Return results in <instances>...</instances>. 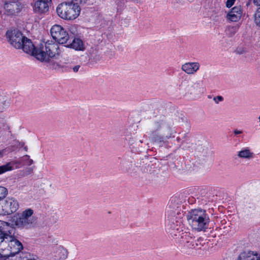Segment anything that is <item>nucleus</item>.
<instances>
[{"label": "nucleus", "instance_id": "25", "mask_svg": "<svg viewBox=\"0 0 260 260\" xmlns=\"http://www.w3.org/2000/svg\"><path fill=\"white\" fill-rule=\"evenodd\" d=\"M140 136H141V137H139V138H137V139H135V142H136V145H139V144L140 143H143V138L145 137V135L142 134H140V133H138Z\"/></svg>", "mask_w": 260, "mask_h": 260}, {"label": "nucleus", "instance_id": "29", "mask_svg": "<svg viewBox=\"0 0 260 260\" xmlns=\"http://www.w3.org/2000/svg\"><path fill=\"white\" fill-rule=\"evenodd\" d=\"M86 1L87 0H72L71 2H73L79 6V5L85 4Z\"/></svg>", "mask_w": 260, "mask_h": 260}, {"label": "nucleus", "instance_id": "14", "mask_svg": "<svg viewBox=\"0 0 260 260\" xmlns=\"http://www.w3.org/2000/svg\"><path fill=\"white\" fill-rule=\"evenodd\" d=\"M22 6L18 2H11L5 5L6 11L10 15H14L20 12Z\"/></svg>", "mask_w": 260, "mask_h": 260}, {"label": "nucleus", "instance_id": "20", "mask_svg": "<svg viewBox=\"0 0 260 260\" xmlns=\"http://www.w3.org/2000/svg\"><path fill=\"white\" fill-rule=\"evenodd\" d=\"M120 167L122 170L126 172H129L132 170L133 167L132 161L130 164L127 163L126 160L123 159L120 162Z\"/></svg>", "mask_w": 260, "mask_h": 260}, {"label": "nucleus", "instance_id": "28", "mask_svg": "<svg viewBox=\"0 0 260 260\" xmlns=\"http://www.w3.org/2000/svg\"><path fill=\"white\" fill-rule=\"evenodd\" d=\"M235 0H227L226 6L228 8H231L234 4Z\"/></svg>", "mask_w": 260, "mask_h": 260}, {"label": "nucleus", "instance_id": "11", "mask_svg": "<svg viewBox=\"0 0 260 260\" xmlns=\"http://www.w3.org/2000/svg\"><path fill=\"white\" fill-rule=\"evenodd\" d=\"M25 36L18 30L14 29L8 30L6 33V38L10 44L16 49H20Z\"/></svg>", "mask_w": 260, "mask_h": 260}, {"label": "nucleus", "instance_id": "19", "mask_svg": "<svg viewBox=\"0 0 260 260\" xmlns=\"http://www.w3.org/2000/svg\"><path fill=\"white\" fill-rule=\"evenodd\" d=\"M238 156L241 158H250L252 157L253 153L248 149H245L239 152Z\"/></svg>", "mask_w": 260, "mask_h": 260}, {"label": "nucleus", "instance_id": "16", "mask_svg": "<svg viewBox=\"0 0 260 260\" xmlns=\"http://www.w3.org/2000/svg\"><path fill=\"white\" fill-rule=\"evenodd\" d=\"M242 15L241 9L240 7H234L227 14V19L232 22H237L241 18Z\"/></svg>", "mask_w": 260, "mask_h": 260}, {"label": "nucleus", "instance_id": "32", "mask_svg": "<svg viewBox=\"0 0 260 260\" xmlns=\"http://www.w3.org/2000/svg\"><path fill=\"white\" fill-rule=\"evenodd\" d=\"M253 3L256 6H260V0H253Z\"/></svg>", "mask_w": 260, "mask_h": 260}, {"label": "nucleus", "instance_id": "35", "mask_svg": "<svg viewBox=\"0 0 260 260\" xmlns=\"http://www.w3.org/2000/svg\"><path fill=\"white\" fill-rule=\"evenodd\" d=\"M19 146L20 147H24V143L23 142H21L19 143Z\"/></svg>", "mask_w": 260, "mask_h": 260}, {"label": "nucleus", "instance_id": "40", "mask_svg": "<svg viewBox=\"0 0 260 260\" xmlns=\"http://www.w3.org/2000/svg\"><path fill=\"white\" fill-rule=\"evenodd\" d=\"M186 83H187L185 82H184L183 84H186Z\"/></svg>", "mask_w": 260, "mask_h": 260}, {"label": "nucleus", "instance_id": "2", "mask_svg": "<svg viewBox=\"0 0 260 260\" xmlns=\"http://www.w3.org/2000/svg\"><path fill=\"white\" fill-rule=\"evenodd\" d=\"M23 51L34 56L38 60L41 61L48 62L50 58L54 57L56 54H58V45L56 43L46 42L41 44L39 48H36L31 41L25 37L21 44Z\"/></svg>", "mask_w": 260, "mask_h": 260}, {"label": "nucleus", "instance_id": "24", "mask_svg": "<svg viewBox=\"0 0 260 260\" xmlns=\"http://www.w3.org/2000/svg\"><path fill=\"white\" fill-rule=\"evenodd\" d=\"M255 21L257 25L260 26V7H259L255 14Z\"/></svg>", "mask_w": 260, "mask_h": 260}, {"label": "nucleus", "instance_id": "9", "mask_svg": "<svg viewBox=\"0 0 260 260\" xmlns=\"http://www.w3.org/2000/svg\"><path fill=\"white\" fill-rule=\"evenodd\" d=\"M18 208V202L13 198L0 201V215H10L15 212Z\"/></svg>", "mask_w": 260, "mask_h": 260}, {"label": "nucleus", "instance_id": "21", "mask_svg": "<svg viewBox=\"0 0 260 260\" xmlns=\"http://www.w3.org/2000/svg\"><path fill=\"white\" fill-rule=\"evenodd\" d=\"M13 166L11 162H8L5 165L0 166V174L13 169Z\"/></svg>", "mask_w": 260, "mask_h": 260}, {"label": "nucleus", "instance_id": "6", "mask_svg": "<svg viewBox=\"0 0 260 260\" xmlns=\"http://www.w3.org/2000/svg\"><path fill=\"white\" fill-rule=\"evenodd\" d=\"M173 207L170 204L167 209V219L166 220V231L169 233L172 237L175 238L178 234H180L183 231L182 230L183 227L180 225V221L176 220L177 217H175L176 214L178 215L179 214L178 210L176 209L175 210H172Z\"/></svg>", "mask_w": 260, "mask_h": 260}, {"label": "nucleus", "instance_id": "34", "mask_svg": "<svg viewBox=\"0 0 260 260\" xmlns=\"http://www.w3.org/2000/svg\"><path fill=\"white\" fill-rule=\"evenodd\" d=\"M251 3V0H248V1L246 3V6H248Z\"/></svg>", "mask_w": 260, "mask_h": 260}, {"label": "nucleus", "instance_id": "5", "mask_svg": "<svg viewBox=\"0 0 260 260\" xmlns=\"http://www.w3.org/2000/svg\"><path fill=\"white\" fill-rule=\"evenodd\" d=\"M33 213L34 211L31 209L17 213L12 217V223L19 229H31L36 224V219L32 216Z\"/></svg>", "mask_w": 260, "mask_h": 260}, {"label": "nucleus", "instance_id": "7", "mask_svg": "<svg viewBox=\"0 0 260 260\" xmlns=\"http://www.w3.org/2000/svg\"><path fill=\"white\" fill-rule=\"evenodd\" d=\"M8 245L10 253L9 256H13L19 253L23 248L22 243L8 233H0V246Z\"/></svg>", "mask_w": 260, "mask_h": 260}, {"label": "nucleus", "instance_id": "12", "mask_svg": "<svg viewBox=\"0 0 260 260\" xmlns=\"http://www.w3.org/2000/svg\"><path fill=\"white\" fill-rule=\"evenodd\" d=\"M51 0H37L34 4V11L38 14H44L48 11L49 4Z\"/></svg>", "mask_w": 260, "mask_h": 260}, {"label": "nucleus", "instance_id": "8", "mask_svg": "<svg viewBox=\"0 0 260 260\" xmlns=\"http://www.w3.org/2000/svg\"><path fill=\"white\" fill-rule=\"evenodd\" d=\"M180 244L190 250L201 248V244L194 240L191 234L182 232L175 238Z\"/></svg>", "mask_w": 260, "mask_h": 260}, {"label": "nucleus", "instance_id": "33", "mask_svg": "<svg viewBox=\"0 0 260 260\" xmlns=\"http://www.w3.org/2000/svg\"><path fill=\"white\" fill-rule=\"evenodd\" d=\"M234 133L235 135H238V134H242V132L241 131H239V130H237V129H235V130H234Z\"/></svg>", "mask_w": 260, "mask_h": 260}, {"label": "nucleus", "instance_id": "31", "mask_svg": "<svg viewBox=\"0 0 260 260\" xmlns=\"http://www.w3.org/2000/svg\"><path fill=\"white\" fill-rule=\"evenodd\" d=\"M80 68V66L79 65H77V66H76L74 67H73V70L74 72L77 73L79 71V69Z\"/></svg>", "mask_w": 260, "mask_h": 260}, {"label": "nucleus", "instance_id": "36", "mask_svg": "<svg viewBox=\"0 0 260 260\" xmlns=\"http://www.w3.org/2000/svg\"><path fill=\"white\" fill-rule=\"evenodd\" d=\"M23 148H24V150H25V151H27V150H28V148H27V146H24V147H23Z\"/></svg>", "mask_w": 260, "mask_h": 260}, {"label": "nucleus", "instance_id": "38", "mask_svg": "<svg viewBox=\"0 0 260 260\" xmlns=\"http://www.w3.org/2000/svg\"><path fill=\"white\" fill-rule=\"evenodd\" d=\"M179 140H180V138H177V140L178 141H179Z\"/></svg>", "mask_w": 260, "mask_h": 260}, {"label": "nucleus", "instance_id": "23", "mask_svg": "<svg viewBox=\"0 0 260 260\" xmlns=\"http://www.w3.org/2000/svg\"><path fill=\"white\" fill-rule=\"evenodd\" d=\"M8 194V190L6 187L0 186V201L4 200Z\"/></svg>", "mask_w": 260, "mask_h": 260}, {"label": "nucleus", "instance_id": "13", "mask_svg": "<svg viewBox=\"0 0 260 260\" xmlns=\"http://www.w3.org/2000/svg\"><path fill=\"white\" fill-rule=\"evenodd\" d=\"M237 260H260V255L256 251H244L240 253Z\"/></svg>", "mask_w": 260, "mask_h": 260}, {"label": "nucleus", "instance_id": "27", "mask_svg": "<svg viewBox=\"0 0 260 260\" xmlns=\"http://www.w3.org/2000/svg\"><path fill=\"white\" fill-rule=\"evenodd\" d=\"M213 100L215 101V102L216 103V104H218L219 103V102H221L223 100V98L222 96H220V95H218L216 97H214L213 98Z\"/></svg>", "mask_w": 260, "mask_h": 260}, {"label": "nucleus", "instance_id": "1", "mask_svg": "<svg viewBox=\"0 0 260 260\" xmlns=\"http://www.w3.org/2000/svg\"><path fill=\"white\" fill-rule=\"evenodd\" d=\"M183 118L178 114L166 116L164 111L160 109H155L151 117L150 124L152 140L153 142L161 144L174 138L176 134L173 126L179 123Z\"/></svg>", "mask_w": 260, "mask_h": 260}, {"label": "nucleus", "instance_id": "17", "mask_svg": "<svg viewBox=\"0 0 260 260\" xmlns=\"http://www.w3.org/2000/svg\"><path fill=\"white\" fill-rule=\"evenodd\" d=\"M66 47L73 48L77 51H84L85 47L83 41L79 38H74L72 41L66 44Z\"/></svg>", "mask_w": 260, "mask_h": 260}, {"label": "nucleus", "instance_id": "26", "mask_svg": "<svg viewBox=\"0 0 260 260\" xmlns=\"http://www.w3.org/2000/svg\"><path fill=\"white\" fill-rule=\"evenodd\" d=\"M24 159L26 161V164L28 166H30L34 163V161L32 159L29 158V156L28 155H25L23 156Z\"/></svg>", "mask_w": 260, "mask_h": 260}, {"label": "nucleus", "instance_id": "15", "mask_svg": "<svg viewBox=\"0 0 260 260\" xmlns=\"http://www.w3.org/2000/svg\"><path fill=\"white\" fill-rule=\"evenodd\" d=\"M200 66L197 62H186L182 64L181 69L187 74H193L199 70Z\"/></svg>", "mask_w": 260, "mask_h": 260}, {"label": "nucleus", "instance_id": "37", "mask_svg": "<svg viewBox=\"0 0 260 260\" xmlns=\"http://www.w3.org/2000/svg\"><path fill=\"white\" fill-rule=\"evenodd\" d=\"M3 156V153L0 151V158L2 157Z\"/></svg>", "mask_w": 260, "mask_h": 260}, {"label": "nucleus", "instance_id": "30", "mask_svg": "<svg viewBox=\"0 0 260 260\" xmlns=\"http://www.w3.org/2000/svg\"><path fill=\"white\" fill-rule=\"evenodd\" d=\"M0 258L2 259H8L9 258L8 254H4L3 253V252H0Z\"/></svg>", "mask_w": 260, "mask_h": 260}, {"label": "nucleus", "instance_id": "3", "mask_svg": "<svg viewBox=\"0 0 260 260\" xmlns=\"http://www.w3.org/2000/svg\"><path fill=\"white\" fill-rule=\"evenodd\" d=\"M186 217L189 224L195 230L205 231L208 228L210 218L205 210H192L187 213Z\"/></svg>", "mask_w": 260, "mask_h": 260}, {"label": "nucleus", "instance_id": "4", "mask_svg": "<svg viewBox=\"0 0 260 260\" xmlns=\"http://www.w3.org/2000/svg\"><path fill=\"white\" fill-rule=\"evenodd\" d=\"M80 6L73 2H63L56 8L57 15L61 18L68 20L75 19L80 14Z\"/></svg>", "mask_w": 260, "mask_h": 260}, {"label": "nucleus", "instance_id": "10", "mask_svg": "<svg viewBox=\"0 0 260 260\" xmlns=\"http://www.w3.org/2000/svg\"><path fill=\"white\" fill-rule=\"evenodd\" d=\"M50 33L53 39L60 44H65L69 40L70 36L68 32L59 25H53L51 28Z\"/></svg>", "mask_w": 260, "mask_h": 260}, {"label": "nucleus", "instance_id": "18", "mask_svg": "<svg viewBox=\"0 0 260 260\" xmlns=\"http://www.w3.org/2000/svg\"><path fill=\"white\" fill-rule=\"evenodd\" d=\"M139 137L140 138L141 137V136H140V135L138 133H136L134 134L133 135H127L125 137V140H126V141H127V142L129 145H131V146L136 145V142H135V139H137V138H139Z\"/></svg>", "mask_w": 260, "mask_h": 260}, {"label": "nucleus", "instance_id": "22", "mask_svg": "<svg viewBox=\"0 0 260 260\" xmlns=\"http://www.w3.org/2000/svg\"><path fill=\"white\" fill-rule=\"evenodd\" d=\"M238 29V26H230L228 27L225 30L226 34L229 37H232L234 36L236 32L237 31Z\"/></svg>", "mask_w": 260, "mask_h": 260}, {"label": "nucleus", "instance_id": "41", "mask_svg": "<svg viewBox=\"0 0 260 260\" xmlns=\"http://www.w3.org/2000/svg\"><path fill=\"white\" fill-rule=\"evenodd\" d=\"M1 260H5V259H1ZM6 260H8V259H6Z\"/></svg>", "mask_w": 260, "mask_h": 260}, {"label": "nucleus", "instance_id": "39", "mask_svg": "<svg viewBox=\"0 0 260 260\" xmlns=\"http://www.w3.org/2000/svg\"><path fill=\"white\" fill-rule=\"evenodd\" d=\"M259 121L260 122V116L258 117Z\"/></svg>", "mask_w": 260, "mask_h": 260}]
</instances>
